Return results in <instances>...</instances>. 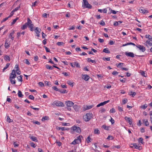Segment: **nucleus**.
<instances>
[{"label":"nucleus","instance_id":"43","mask_svg":"<svg viewBox=\"0 0 152 152\" xmlns=\"http://www.w3.org/2000/svg\"><path fill=\"white\" fill-rule=\"evenodd\" d=\"M143 139L142 138L140 137L138 139V142L140 143H141L142 144H143L144 143V142H143Z\"/></svg>","mask_w":152,"mask_h":152},{"label":"nucleus","instance_id":"3","mask_svg":"<svg viewBox=\"0 0 152 152\" xmlns=\"http://www.w3.org/2000/svg\"><path fill=\"white\" fill-rule=\"evenodd\" d=\"M93 114L92 113H87L83 116V119L86 121H89L92 118Z\"/></svg>","mask_w":152,"mask_h":152},{"label":"nucleus","instance_id":"14","mask_svg":"<svg viewBox=\"0 0 152 152\" xmlns=\"http://www.w3.org/2000/svg\"><path fill=\"white\" fill-rule=\"evenodd\" d=\"M110 102L109 100H107L106 101H104L103 102H101V103L99 104L98 105H97L96 106V107H100V106L104 105V104H106L107 103H108V102Z\"/></svg>","mask_w":152,"mask_h":152},{"label":"nucleus","instance_id":"35","mask_svg":"<svg viewBox=\"0 0 152 152\" xmlns=\"http://www.w3.org/2000/svg\"><path fill=\"white\" fill-rule=\"evenodd\" d=\"M136 94L135 92H133L132 91H130L129 93V95L130 96H132L133 97H134Z\"/></svg>","mask_w":152,"mask_h":152},{"label":"nucleus","instance_id":"2","mask_svg":"<svg viewBox=\"0 0 152 152\" xmlns=\"http://www.w3.org/2000/svg\"><path fill=\"white\" fill-rule=\"evenodd\" d=\"M83 138L82 135H80L79 136L77 137L76 139H75L71 143V144L73 145H75L77 144H79L81 142V139Z\"/></svg>","mask_w":152,"mask_h":152},{"label":"nucleus","instance_id":"48","mask_svg":"<svg viewBox=\"0 0 152 152\" xmlns=\"http://www.w3.org/2000/svg\"><path fill=\"white\" fill-rule=\"evenodd\" d=\"M52 88L54 90L56 91H59V89H58L57 87L55 86H53L52 87Z\"/></svg>","mask_w":152,"mask_h":152},{"label":"nucleus","instance_id":"20","mask_svg":"<svg viewBox=\"0 0 152 152\" xmlns=\"http://www.w3.org/2000/svg\"><path fill=\"white\" fill-rule=\"evenodd\" d=\"M30 138L33 141L35 142H38L37 138L35 137H34L33 136H32L30 137Z\"/></svg>","mask_w":152,"mask_h":152},{"label":"nucleus","instance_id":"60","mask_svg":"<svg viewBox=\"0 0 152 152\" xmlns=\"http://www.w3.org/2000/svg\"><path fill=\"white\" fill-rule=\"evenodd\" d=\"M47 40V39H45L42 41V43L44 45L46 44Z\"/></svg>","mask_w":152,"mask_h":152},{"label":"nucleus","instance_id":"8","mask_svg":"<svg viewBox=\"0 0 152 152\" xmlns=\"http://www.w3.org/2000/svg\"><path fill=\"white\" fill-rule=\"evenodd\" d=\"M130 147L132 148L134 147V148L136 149H138L139 150H140L142 149V147H140V146L137 145L136 143H133L131 144Z\"/></svg>","mask_w":152,"mask_h":152},{"label":"nucleus","instance_id":"45","mask_svg":"<svg viewBox=\"0 0 152 152\" xmlns=\"http://www.w3.org/2000/svg\"><path fill=\"white\" fill-rule=\"evenodd\" d=\"M7 121L9 123H10L13 121L12 120L10 119L8 116L7 117Z\"/></svg>","mask_w":152,"mask_h":152},{"label":"nucleus","instance_id":"33","mask_svg":"<svg viewBox=\"0 0 152 152\" xmlns=\"http://www.w3.org/2000/svg\"><path fill=\"white\" fill-rule=\"evenodd\" d=\"M87 60L88 62H91L92 63L95 64L96 63V61L94 60H92L90 59V58H87Z\"/></svg>","mask_w":152,"mask_h":152},{"label":"nucleus","instance_id":"50","mask_svg":"<svg viewBox=\"0 0 152 152\" xmlns=\"http://www.w3.org/2000/svg\"><path fill=\"white\" fill-rule=\"evenodd\" d=\"M30 145L31 146L33 147V148H35L36 146V145L33 142H31L30 143Z\"/></svg>","mask_w":152,"mask_h":152},{"label":"nucleus","instance_id":"34","mask_svg":"<svg viewBox=\"0 0 152 152\" xmlns=\"http://www.w3.org/2000/svg\"><path fill=\"white\" fill-rule=\"evenodd\" d=\"M143 122L145 124L146 126H148L149 125V123L147 120H143Z\"/></svg>","mask_w":152,"mask_h":152},{"label":"nucleus","instance_id":"59","mask_svg":"<svg viewBox=\"0 0 152 152\" xmlns=\"http://www.w3.org/2000/svg\"><path fill=\"white\" fill-rule=\"evenodd\" d=\"M128 100L127 99H123L122 101L123 104H125L127 102Z\"/></svg>","mask_w":152,"mask_h":152},{"label":"nucleus","instance_id":"15","mask_svg":"<svg viewBox=\"0 0 152 152\" xmlns=\"http://www.w3.org/2000/svg\"><path fill=\"white\" fill-rule=\"evenodd\" d=\"M139 11L140 12L143 13H148L149 12L148 10H147L145 9L143 7L140 8L139 9Z\"/></svg>","mask_w":152,"mask_h":152},{"label":"nucleus","instance_id":"16","mask_svg":"<svg viewBox=\"0 0 152 152\" xmlns=\"http://www.w3.org/2000/svg\"><path fill=\"white\" fill-rule=\"evenodd\" d=\"M82 78L83 79H84L86 81L88 80L89 78V77L88 75H82Z\"/></svg>","mask_w":152,"mask_h":152},{"label":"nucleus","instance_id":"49","mask_svg":"<svg viewBox=\"0 0 152 152\" xmlns=\"http://www.w3.org/2000/svg\"><path fill=\"white\" fill-rule=\"evenodd\" d=\"M49 118L48 116H45L43 117L42 119V121H44L45 120H48Z\"/></svg>","mask_w":152,"mask_h":152},{"label":"nucleus","instance_id":"37","mask_svg":"<svg viewBox=\"0 0 152 152\" xmlns=\"http://www.w3.org/2000/svg\"><path fill=\"white\" fill-rule=\"evenodd\" d=\"M11 83L12 84H15L16 83V81L15 79H10Z\"/></svg>","mask_w":152,"mask_h":152},{"label":"nucleus","instance_id":"58","mask_svg":"<svg viewBox=\"0 0 152 152\" xmlns=\"http://www.w3.org/2000/svg\"><path fill=\"white\" fill-rule=\"evenodd\" d=\"M115 112V110L113 108H112L110 110V113H114Z\"/></svg>","mask_w":152,"mask_h":152},{"label":"nucleus","instance_id":"55","mask_svg":"<svg viewBox=\"0 0 152 152\" xmlns=\"http://www.w3.org/2000/svg\"><path fill=\"white\" fill-rule=\"evenodd\" d=\"M124 64L123 63H121L118 64L117 65V67H121V66H122L124 65Z\"/></svg>","mask_w":152,"mask_h":152},{"label":"nucleus","instance_id":"42","mask_svg":"<svg viewBox=\"0 0 152 152\" xmlns=\"http://www.w3.org/2000/svg\"><path fill=\"white\" fill-rule=\"evenodd\" d=\"M64 44V43L63 42H58L57 43V45L58 46H63Z\"/></svg>","mask_w":152,"mask_h":152},{"label":"nucleus","instance_id":"7","mask_svg":"<svg viewBox=\"0 0 152 152\" xmlns=\"http://www.w3.org/2000/svg\"><path fill=\"white\" fill-rule=\"evenodd\" d=\"M136 47L138 48L142 52H144L146 50L145 47L143 45H136Z\"/></svg>","mask_w":152,"mask_h":152},{"label":"nucleus","instance_id":"13","mask_svg":"<svg viewBox=\"0 0 152 152\" xmlns=\"http://www.w3.org/2000/svg\"><path fill=\"white\" fill-rule=\"evenodd\" d=\"M125 120L127 121L130 125L132 124V119L130 117L126 116L125 118Z\"/></svg>","mask_w":152,"mask_h":152},{"label":"nucleus","instance_id":"29","mask_svg":"<svg viewBox=\"0 0 152 152\" xmlns=\"http://www.w3.org/2000/svg\"><path fill=\"white\" fill-rule=\"evenodd\" d=\"M10 64V63H7L6 64V66L3 69V72H4V71L9 67Z\"/></svg>","mask_w":152,"mask_h":152},{"label":"nucleus","instance_id":"18","mask_svg":"<svg viewBox=\"0 0 152 152\" xmlns=\"http://www.w3.org/2000/svg\"><path fill=\"white\" fill-rule=\"evenodd\" d=\"M93 107V105H86L84 107V110H87L91 109Z\"/></svg>","mask_w":152,"mask_h":152},{"label":"nucleus","instance_id":"27","mask_svg":"<svg viewBox=\"0 0 152 152\" xmlns=\"http://www.w3.org/2000/svg\"><path fill=\"white\" fill-rule=\"evenodd\" d=\"M103 52L107 53H110V51L108 50V49L107 48H104L103 50Z\"/></svg>","mask_w":152,"mask_h":152},{"label":"nucleus","instance_id":"61","mask_svg":"<svg viewBox=\"0 0 152 152\" xmlns=\"http://www.w3.org/2000/svg\"><path fill=\"white\" fill-rule=\"evenodd\" d=\"M29 99H31V100H34V97L33 95H30L28 97Z\"/></svg>","mask_w":152,"mask_h":152},{"label":"nucleus","instance_id":"11","mask_svg":"<svg viewBox=\"0 0 152 152\" xmlns=\"http://www.w3.org/2000/svg\"><path fill=\"white\" fill-rule=\"evenodd\" d=\"M125 54L126 56L129 57H130L132 58L134 57V55L133 53L131 52H126L125 53Z\"/></svg>","mask_w":152,"mask_h":152},{"label":"nucleus","instance_id":"19","mask_svg":"<svg viewBox=\"0 0 152 152\" xmlns=\"http://www.w3.org/2000/svg\"><path fill=\"white\" fill-rule=\"evenodd\" d=\"M41 30V29L38 27H36L34 30L36 34L39 33Z\"/></svg>","mask_w":152,"mask_h":152},{"label":"nucleus","instance_id":"57","mask_svg":"<svg viewBox=\"0 0 152 152\" xmlns=\"http://www.w3.org/2000/svg\"><path fill=\"white\" fill-rule=\"evenodd\" d=\"M44 48H45V49L46 51L47 52H50V51L49 48H48L46 46H44Z\"/></svg>","mask_w":152,"mask_h":152},{"label":"nucleus","instance_id":"25","mask_svg":"<svg viewBox=\"0 0 152 152\" xmlns=\"http://www.w3.org/2000/svg\"><path fill=\"white\" fill-rule=\"evenodd\" d=\"M18 97H19L22 98L23 96V95L22 94V92L20 90L18 91Z\"/></svg>","mask_w":152,"mask_h":152},{"label":"nucleus","instance_id":"54","mask_svg":"<svg viewBox=\"0 0 152 152\" xmlns=\"http://www.w3.org/2000/svg\"><path fill=\"white\" fill-rule=\"evenodd\" d=\"M118 72L115 71H113L112 73V74L113 75H117L118 74Z\"/></svg>","mask_w":152,"mask_h":152},{"label":"nucleus","instance_id":"12","mask_svg":"<svg viewBox=\"0 0 152 152\" xmlns=\"http://www.w3.org/2000/svg\"><path fill=\"white\" fill-rule=\"evenodd\" d=\"M145 45L146 46H147V45L150 46H152V40L148 39L145 43Z\"/></svg>","mask_w":152,"mask_h":152},{"label":"nucleus","instance_id":"64","mask_svg":"<svg viewBox=\"0 0 152 152\" xmlns=\"http://www.w3.org/2000/svg\"><path fill=\"white\" fill-rule=\"evenodd\" d=\"M100 24L102 26L105 25V22L103 20H101Z\"/></svg>","mask_w":152,"mask_h":152},{"label":"nucleus","instance_id":"46","mask_svg":"<svg viewBox=\"0 0 152 152\" xmlns=\"http://www.w3.org/2000/svg\"><path fill=\"white\" fill-rule=\"evenodd\" d=\"M39 2V1H37L34 2L33 3H32V7H35L37 5V4Z\"/></svg>","mask_w":152,"mask_h":152},{"label":"nucleus","instance_id":"17","mask_svg":"<svg viewBox=\"0 0 152 152\" xmlns=\"http://www.w3.org/2000/svg\"><path fill=\"white\" fill-rule=\"evenodd\" d=\"M15 33L14 31H13L12 32H11L9 35V37L11 39L13 40L14 39V34Z\"/></svg>","mask_w":152,"mask_h":152},{"label":"nucleus","instance_id":"32","mask_svg":"<svg viewBox=\"0 0 152 152\" xmlns=\"http://www.w3.org/2000/svg\"><path fill=\"white\" fill-rule=\"evenodd\" d=\"M73 107L74 110L76 111H77L79 110V107L77 105L75 104L74 105Z\"/></svg>","mask_w":152,"mask_h":152},{"label":"nucleus","instance_id":"39","mask_svg":"<svg viewBox=\"0 0 152 152\" xmlns=\"http://www.w3.org/2000/svg\"><path fill=\"white\" fill-rule=\"evenodd\" d=\"M18 19V18H16L14 20H13V21L11 23V25H12L14 24L16 22L17 20Z\"/></svg>","mask_w":152,"mask_h":152},{"label":"nucleus","instance_id":"6","mask_svg":"<svg viewBox=\"0 0 152 152\" xmlns=\"http://www.w3.org/2000/svg\"><path fill=\"white\" fill-rule=\"evenodd\" d=\"M84 2V6L86 8L91 9L92 8V6L89 4L87 0H83Z\"/></svg>","mask_w":152,"mask_h":152},{"label":"nucleus","instance_id":"63","mask_svg":"<svg viewBox=\"0 0 152 152\" xmlns=\"http://www.w3.org/2000/svg\"><path fill=\"white\" fill-rule=\"evenodd\" d=\"M110 121L111 122L112 124H113L115 123L114 120L111 117V119L110 120Z\"/></svg>","mask_w":152,"mask_h":152},{"label":"nucleus","instance_id":"38","mask_svg":"<svg viewBox=\"0 0 152 152\" xmlns=\"http://www.w3.org/2000/svg\"><path fill=\"white\" fill-rule=\"evenodd\" d=\"M22 77L23 76L22 75H20L17 77L18 81L22 82L23 81Z\"/></svg>","mask_w":152,"mask_h":152},{"label":"nucleus","instance_id":"51","mask_svg":"<svg viewBox=\"0 0 152 152\" xmlns=\"http://www.w3.org/2000/svg\"><path fill=\"white\" fill-rule=\"evenodd\" d=\"M109 44L111 45H113L114 44L115 42L113 41L112 40H110L109 42Z\"/></svg>","mask_w":152,"mask_h":152},{"label":"nucleus","instance_id":"1","mask_svg":"<svg viewBox=\"0 0 152 152\" xmlns=\"http://www.w3.org/2000/svg\"><path fill=\"white\" fill-rule=\"evenodd\" d=\"M28 26V28H29L30 30L31 31H33L34 30V25L32 23V21L28 18H27V22L25 23Z\"/></svg>","mask_w":152,"mask_h":152},{"label":"nucleus","instance_id":"4","mask_svg":"<svg viewBox=\"0 0 152 152\" xmlns=\"http://www.w3.org/2000/svg\"><path fill=\"white\" fill-rule=\"evenodd\" d=\"M53 105L58 107H64V104L62 102L58 101H56L53 102Z\"/></svg>","mask_w":152,"mask_h":152},{"label":"nucleus","instance_id":"36","mask_svg":"<svg viewBox=\"0 0 152 152\" xmlns=\"http://www.w3.org/2000/svg\"><path fill=\"white\" fill-rule=\"evenodd\" d=\"M94 133L95 134H100V131L99 130L97 129H95L94 130Z\"/></svg>","mask_w":152,"mask_h":152},{"label":"nucleus","instance_id":"53","mask_svg":"<svg viewBox=\"0 0 152 152\" xmlns=\"http://www.w3.org/2000/svg\"><path fill=\"white\" fill-rule=\"evenodd\" d=\"M15 71H19V67L18 64H16L15 66Z\"/></svg>","mask_w":152,"mask_h":152},{"label":"nucleus","instance_id":"21","mask_svg":"<svg viewBox=\"0 0 152 152\" xmlns=\"http://www.w3.org/2000/svg\"><path fill=\"white\" fill-rule=\"evenodd\" d=\"M122 23V21H115L114 22L113 25L115 26H118L119 24L121 23Z\"/></svg>","mask_w":152,"mask_h":152},{"label":"nucleus","instance_id":"28","mask_svg":"<svg viewBox=\"0 0 152 152\" xmlns=\"http://www.w3.org/2000/svg\"><path fill=\"white\" fill-rule=\"evenodd\" d=\"M59 92L62 94L66 93L68 92L66 90H65V89H62V90H60L59 89Z\"/></svg>","mask_w":152,"mask_h":152},{"label":"nucleus","instance_id":"10","mask_svg":"<svg viewBox=\"0 0 152 152\" xmlns=\"http://www.w3.org/2000/svg\"><path fill=\"white\" fill-rule=\"evenodd\" d=\"M65 104L67 107H71L74 104V103L72 101H68L65 102Z\"/></svg>","mask_w":152,"mask_h":152},{"label":"nucleus","instance_id":"30","mask_svg":"<svg viewBox=\"0 0 152 152\" xmlns=\"http://www.w3.org/2000/svg\"><path fill=\"white\" fill-rule=\"evenodd\" d=\"M145 37L148 39L152 40V37L149 34H146L145 35Z\"/></svg>","mask_w":152,"mask_h":152},{"label":"nucleus","instance_id":"40","mask_svg":"<svg viewBox=\"0 0 152 152\" xmlns=\"http://www.w3.org/2000/svg\"><path fill=\"white\" fill-rule=\"evenodd\" d=\"M74 64L75 66H76V67L78 68H80V64L77 62H74Z\"/></svg>","mask_w":152,"mask_h":152},{"label":"nucleus","instance_id":"22","mask_svg":"<svg viewBox=\"0 0 152 152\" xmlns=\"http://www.w3.org/2000/svg\"><path fill=\"white\" fill-rule=\"evenodd\" d=\"M92 140L91 138L90 137V136H89L86 139V141L87 143H89L91 142V141Z\"/></svg>","mask_w":152,"mask_h":152},{"label":"nucleus","instance_id":"5","mask_svg":"<svg viewBox=\"0 0 152 152\" xmlns=\"http://www.w3.org/2000/svg\"><path fill=\"white\" fill-rule=\"evenodd\" d=\"M72 129L75 132L80 134L81 132V129L79 127L73 126L72 127Z\"/></svg>","mask_w":152,"mask_h":152},{"label":"nucleus","instance_id":"47","mask_svg":"<svg viewBox=\"0 0 152 152\" xmlns=\"http://www.w3.org/2000/svg\"><path fill=\"white\" fill-rule=\"evenodd\" d=\"M147 107V104H145L144 105H143L140 106V108H142L143 109H146Z\"/></svg>","mask_w":152,"mask_h":152},{"label":"nucleus","instance_id":"56","mask_svg":"<svg viewBox=\"0 0 152 152\" xmlns=\"http://www.w3.org/2000/svg\"><path fill=\"white\" fill-rule=\"evenodd\" d=\"M69 129L68 128H65L64 127H61V130L62 131H64V130H67Z\"/></svg>","mask_w":152,"mask_h":152},{"label":"nucleus","instance_id":"26","mask_svg":"<svg viewBox=\"0 0 152 152\" xmlns=\"http://www.w3.org/2000/svg\"><path fill=\"white\" fill-rule=\"evenodd\" d=\"M46 68L49 69L50 70H53V66H50L48 64H46Z\"/></svg>","mask_w":152,"mask_h":152},{"label":"nucleus","instance_id":"31","mask_svg":"<svg viewBox=\"0 0 152 152\" xmlns=\"http://www.w3.org/2000/svg\"><path fill=\"white\" fill-rule=\"evenodd\" d=\"M102 127L106 130H109V128H110V127L107 126L105 125H103L102 126Z\"/></svg>","mask_w":152,"mask_h":152},{"label":"nucleus","instance_id":"44","mask_svg":"<svg viewBox=\"0 0 152 152\" xmlns=\"http://www.w3.org/2000/svg\"><path fill=\"white\" fill-rule=\"evenodd\" d=\"M67 84L70 86H73V83H72L71 81L70 80H68L67 81Z\"/></svg>","mask_w":152,"mask_h":152},{"label":"nucleus","instance_id":"52","mask_svg":"<svg viewBox=\"0 0 152 152\" xmlns=\"http://www.w3.org/2000/svg\"><path fill=\"white\" fill-rule=\"evenodd\" d=\"M4 46L6 48H8L10 47V44L8 43L5 42L4 44Z\"/></svg>","mask_w":152,"mask_h":152},{"label":"nucleus","instance_id":"23","mask_svg":"<svg viewBox=\"0 0 152 152\" xmlns=\"http://www.w3.org/2000/svg\"><path fill=\"white\" fill-rule=\"evenodd\" d=\"M4 59L6 61H10V56L7 55H5L4 56Z\"/></svg>","mask_w":152,"mask_h":152},{"label":"nucleus","instance_id":"9","mask_svg":"<svg viewBox=\"0 0 152 152\" xmlns=\"http://www.w3.org/2000/svg\"><path fill=\"white\" fill-rule=\"evenodd\" d=\"M16 77L15 70H13L10 74L9 79H15Z\"/></svg>","mask_w":152,"mask_h":152},{"label":"nucleus","instance_id":"24","mask_svg":"<svg viewBox=\"0 0 152 152\" xmlns=\"http://www.w3.org/2000/svg\"><path fill=\"white\" fill-rule=\"evenodd\" d=\"M44 82L46 86H52L51 83L50 81H45Z\"/></svg>","mask_w":152,"mask_h":152},{"label":"nucleus","instance_id":"62","mask_svg":"<svg viewBox=\"0 0 152 152\" xmlns=\"http://www.w3.org/2000/svg\"><path fill=\"white\" fill-rule=\"evenodd\" d=\"M103 60L107 61H110V57L104 58H103Z\"/></svg>","mask_w":152,"mask_h":152},{"label":"nucleus","instance_id":"41","mask_svg":"<svg viewBox=\"0 0 152 152\" xmlns=\"http://www.w3.org/2000/svg\"><path fill=\"white\" fill-rule=\"evenodd\" d=\"M27 26L25 23L21 27V29L22 30H24L27 28Z\"/></svg>","mask_w":152,"mask_h":152}]
</instances>
